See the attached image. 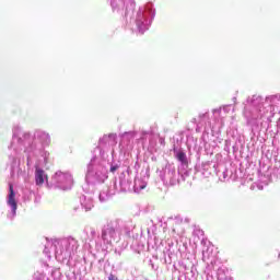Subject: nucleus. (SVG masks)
Returning a JSON list of instances; mask_svg holds the SVG:
<instances>
[{
  "label": "nucleus",
  "mask_w": 280,
  "mask_h": 280,
  "mask_svg": "<svg viewBox=\"0 0 280 280\" xmlns=\"http://www.w3.org/2000/svg\"><path fill=\"white\" fill-rule=\"evenodd\" d=\"M78 248H80V242L73 236L62 238H46L44 248V255L51 259V253L59 264H67L78 255Z\"/></svg>",
  "instance_id": "nucleus-3"
},
{
  "label": "nucleus",
  "mask_w": 280,
  "mask_h": 280,
  "mask_svg": "<svg viewBox=\"0 0 280 280\" xmlns=\"http://www.w3.org/2000/svg\"><path fill=\"white\" fill-rule=\"evenodd\" d=\"M189 272V280L194 279V277H196V275H198V270L196 269V267L192 265H190V269L188 270Z\"/></svg>",
  "instance_id": "nucleus-29"
},
{
  "label": "nucleus",
  "mask_w": 280,
  "mask_h": 280,
  "mask_svg": "<svg viewBox=\"0 0 280 280\" xmlns=\"http://www.w3.org/2000/svg\"><path fill=\"white\" fill-rule=\"evenodd\" d=\"M108 167L110 172V160L94 155L86 166L85 183L89 187L102 185L108 179Z\"/></svg>",
  "instance_id": "nucleus-6"
},
{
  "label": "nucleus",
  "mask_w": 280,
  "mask_h": 280,
  "mask_svg": "<svg viewBox=\"0 0 280 280\" xmlns=\"http://www.w3.org/2000/svg\"><path fill=\"white\" fill-rule=\"evenodd\" d=\"M7 206L9 211L7 213L8 220H14L16 218V210L19 209V203L16 202V192L14 191V185L9 184V194L7 196Z\"/></svg>",
  "instance_id": "nucleus-14"
},
{
  "label": "nucleus",
  "mask_w": 280,
  "mask_h": 280,
  "mask_svg": "<svg viewBox=\"0 0 280 280\" xmlns=\"http://www.w3.org/2000/svg\"><path fill=\"white\" fill-rule=\"evenodd\" d=\"M150 175H144L143 177H136L133 182V191L135 194H141L145 187H148V180Z\"/></svg>",
  "instance_id": "nucleus-20"
},
{
  "label": "nucleus",
  "mask_w": 280,
  "mask_h": 280,
  "mask_svg": "<svg viewBox=\"0 0 280 280\" xmlns=\"http://www.w3.org/2000/svg\"><path fill=\"white\" fill-rule=\"evenodd\" d=\"M115 194H120L119 190H117L116 187L110 185L109 187L103 188L98 194V200L100 202H108L110 200L112 196H115Z\"/></svg>",
  "instance_id": "nucleus-18"
},
{
  "label": "nucleus",
  "mask_w": 280,
  "mask_h": 280,
  "mask_svg": "<svg viewBox=\"0 0 280 280\" xmlns=\"http://www.w3.org/2000/svg\"><path fill=\"white\" fill-rule=\"evenodd\" d=\"M231 113H235V105L233 104L223 105L222 107L212 110L215 121L220 119V115H230Z\"/></svg>",
  "instance_id": "nucleus-19"
},
{
  "label": "nucleus",
  "mask_w": 280,
  "mask_h": 280,
  "mask_svg": "<svg viewBox=\"0 0 280 280\" xmlns=\"http://www.w3.org/2000/svg\"><path fill=\"white\" fill-rule=\"evenodd\" d=\"M217 176H219V179L221 180V183H226V180H229L230 178L229 170L224 168L222 172L217 171Z\"/></svg>",
  "instance_id": "nucleus-27"
},
{
  "label": "nucleus",
  "mask_w": 280,
  "mask_h": 280,
  "mask_svg": "<svg viewBox=\"0 0 280 280\" xmlns=\"http://www.w3.org/2000/svg\"><path fill=\"white\" fill-rule=\"evenodd\" d=\"M80 205H81V208L84 209L85 212L91 211V209H93V207H95V203L93 201V196H91V194L82 195L80 197Z\"/></svg>",
  "instance_id": "nucleus-21"
},
{
  "label": "nucleus",
  "mask_w": 280,
  "mask_h": 280,
  "mask_svg": "<svg viewBox=\"0 0 280 280\" xmlns=\"http://www.w3.org/2000/svg\"><path fill=\"white\" fill-rule=\"evenodd\" d=\"M241 144H242V140H240V139L238 140H235V138L226 139L225 143H224V152L230 154L231 145H232L233 153L235 154V152H237L240 150Z\"/></svg>",
  "instance_id": "nucleus-22"
},
{
  "label": "nucleus",
  "mask_w": 280,
  "mask_h": 280,
  "mask_svg": "<svg viewBox=\"0 0 280 280\" xmlns=\"http://www.w3.org/2000/svg\"><path fill=\"white\" fill-rule=\"evenodd\" d=\"M108 280H119V278H117L115 275L110 273L108 276Z\"/></svg>",
  "instance_id": "nucleus-32"
},
{
  "label": "nucleus",
  "mask_w": 280,
  "mask_h": 280,
  "mask_svg": "<svg viewBox=\"0 0 280 280\" xmlns=\"http://www.w3.org/2000/svg\"><path fill=\"white\" fill-rule=\"evenodd\" d=\"M115 254L120 257V255H121V249H120V250H119V249H115Z\"/></svg>",
  "instance_id": "nucleus-34"
},
{
  "label": "nucleus",
  "mask_w": 280,
  "mask_h": 280,
  "mask_svg": "<svg viewBox=\"0 0 280 280\" xmlns=\"http://www.w3.org/2000/svg\"><path fill=\"white\" fill-rule=\"evenodd\" d=\"M140 141L142 148L148 152H154L156 150V138H154V131L152 129L140 131Z\"/></svg>",
  "instance_id": "nucleus-15"
},
{
  "label": "nucleus",
  "mask_w": 280,
  "mask_h": 280,
  "mask_svg": "<svg viewBox=\"0 0 280 280\" xmlns=\"http://www.w3.org/2000/svg\"><path fill=\"white\" fill-rule=\"evenodd\" d=\"M172 152L174 159L179 163L178 173L182 176V180H185L189 176V159L187 158V153L183 148L176 147V144L173 145Z\"/></svg>",
  "instance_id": "nucleus-12"
},
{
  "label": "nucleus",
  "mask_w": 280,
  "mask_h": 280,
  "mask_svg": "<svg viewBox=\"0 0 280 280\" xmlns=\"http://www.w3.org/2000/svg\"><path fill=\"white\" fill-rule=\"evenodd\" d=\"M35 163V185L37 187H42V185H45V180L47 183L48 177L47 173H45V170L40 168V165H47V163H43L38 160H34Z\"/></svg>",
  "instance_id": "nucleus-17"
},
{
  "label": "nucleus",
  "mask_w": 280,
  "mask_h": 280,
  "mask_svg": "<svg viewBox=\"0 0 280 280\" xmlns=\"http://www.w3.org/2000/svg\"><path fill=\"white\" fill-rule=\"evenodd\" d=\"M217 279L218 280H233L231 276H229V269L226 267H219L217 270Z\"/></svg>",
  "instance_id": "nucleus-25"
},
{
  "label": "nucleus",
  "mask_w": 280,
  "mask_h": 280,
  "mask_svg": "<svg viewBox=\"0 0 280 280\" xmlns=\"http://www.w3.org/2000/svg\"><path fill=\"white\" fill-rule=\"evenodd\" d=\"M116 172H120V175L118 177V183L113 182V187H115L120 194L132 191V180L135 178L132 167L124 165L120 162V167Z\"/></svg>",
  "instance_id": "nucleus-9"
},
{
  "label": "nucleus",
  "mask_w": 280,
  "mask_h": 280,
  "mask_svg": "<svg viewBox=\"0 0 280 280\" xmlns=\"http://www.w3.org/2000/svg\"><path fill=\"white\" fill-rule=\"evenodd\" d=\"M265 104H267V110L272 113L275 106H279L280 104V94H272L265 97Z\"/></svg>",
  "instance_id": "nucleus-23"
},
{
  "label": "nucleus",
  "mask_w": 280,
  "mask_h": 280,
  "mask_svg": "<svg viewBox=\"0 0 280 280\" xmlns=\"http://www.w3.org/2000/svg\"><path fill=\"white\" fill-rule=\"evenodd\" d=\"M244 104V117L247 126L250 127L252 133L259 130V119L268 116L269 109L266 107V98L261 95L254 94L248 96Z\"/></svg>",
  "instance_id": "nucleus-5"
},
{
  "label": "nucleus",
  "mask_w": 280,
  "mask_h": 280,
  "mask_svg": "<svg viewBox=\"0 0 280 280\" xmlns=\"http://www.w3.org/2000/svg\"><path fill=\"white\" fill-rule=\"evenodd\" d=\"M135 137H137V131H126L120 135V152L126 154L132 150V141H135Z\"/></svg>",
  "instance_id": "nucleus-16"
},
{
  "label": "nucleus",
  "mask_w": 280,
  "mask_h": 280,
  "mask_svg": "<svg viewBox=\"0 0 280 280\" xmlns=\"http://www.w3.org/2000/svg\"><path fill=\"white\" fill-rule=\"evenodd\" d=\"M50 186L68 191L73 187V175L69 172L58 171L52 175Z\"/></svg>",
  "instance_id": "nucleus-11"
},
{
  "label": "nucleus",
  "mask_w": 280,
  "mask_h": 280,
  "mask_svg": "<svg viewBox=\"0 0 280 280\" xmlns=\"http://www.w3.org/2000/svg\"><path fill=\"white\" fill-rule=\"evenodd\" d=\"M191 262L187 264L186 261H180L178 264L179 271L185 275L186 279H189V269L191 268Z\"/></svg>",
  "instance_id": "nucleus-26"
},
{
  "label": "nucleus",
  "mask_w": 280,
  "mask_h": 280,
  "mask_svg": "<svg viewBox=\"0 0 280 280\" xmlns=\"http://www.w3.org/2000/svg\"><path fill=\"white\" fill-rule=\"evenodd\" d=\"M195 234H196V235H200L201 237H203V236H205V231H202V230H196V231H195Z\"/></svg>",
  "instance_id": "nucleus-31"
},
{
  "label": "nucleus",
  "mask_w": 280,
  "mask_h": 280,
  "mask_svg": "<svg viewBox=\"0 0 280 280\" xmlns=\"http://www.w3.org/2000/svg\"><path fill=\"white\" fill-rule=\"evenodd\" d=\"M226 116L228 114H221L217 120L215 117H213L211 122L209 121V114L206 112L203 114H199L198 119L192 118L191 124H196V132H202L201 139L207 143L210 135L211 137H215L222 132Z\"/></svg>",
  "instance_id": "nucleus-7"
},
{
  "label": "nucleus",
  "mask_w": 280,
  "mask_h": 280,
  "mask_svg": "<svg viewBox=\"0 0 280 280\" xmlns=\"http://www.w3.org/2000/svg\"><path fill=\"white\" fill-rule=\"evenodd\" d=\"M233 102H234V104H237V97H233Z\"/></svg>",
  "instance_id": "nucleus-35"
},
{
  "label": "nucleus",
  "mask_w": 280,
  "mask_h": 280,
  "mask_svg": "<svg viewBox=\"0 0 280 280\" xmlns=\"http://www.w3.org/2000/svg\"><path fill=\"white\" fill-rule=\"evenodd\" d=\"M109 3L113 12H125L126 23H129L131 30L138 34H145L150 30L155 14L152 3L139 8L135 18L130 16L135 12V0H109ZM128 16H130L129 21Z\"/></svg>",
  "instance_id": "nucleus-2"
},
{
  "label": "nucleus",
  "mask_w": 280,
  "mask_h": 280,
  "mask_svg": "<svg viewBox=\"0 0 280 280\" xmlns=\"http://www.w3.org/2000/svg\"><path fill=\"white\" fill-rule=\"evenodd\" d=\"M213 168H215V163L209 162V161L208 162H203L201 164V170H200L203 178H209L210 175H211V172H213Z\"/></svg>",
  "instance_id": "nucleus-24"
},
{
  "label": "nucleus",
  "mask_w": 280,
  "mask_h": 280,
  "mask_svg": "<svg viewBox=\"0 0 280 280\" xmlns=\"http://www.w3.org/2000/svg\"><path fill=\"white\" fill-rule=\"evenodd\" d=\"M60 277H62V273L60 272V269H54L51 271V278L54 280H60Z\"/></svg>",
  "instance_id": "nucleus-30"
},
{
  "label": "nucleus",
  "mask_w": 280,
  "mask_h": 280,
  "mask_svg": "<svg viewBox=\"0 0 280 280\" xmlns=\"http://www.w3.org/2000/svg\"><path fill=\"white\" fill-rule=\"evenodd\" d=\"M33 279L34 280H50L49 277H47V275H45V271H36L34 275H33Z\"/></svg>",
  "instance_id": "nucleus-28"
},
{
  "label": "nucleus",
  "mask_w": 280,
  "mask_h": 280,
  "mask_svg": "<svg viewBox=\"0 0 280 280\" xmlns=\"http://www.w3.org/2000/svg\"><path fill=\"white\" fill-rule=\"evenodd\" d=\"M130 237V230L121 219H115L105 224L101 232V237L95 241L96 250H108L113 244L119 243L121 234Z\"/></svg>",
  "instance_id": "nucleus-4"
},
{
  "label": "nucleus",
  "mask_w": 280,
  "mask_h": 280,
  "mask_svg": "<svg viewBox=\"0 0 280 280\" xmlns=\"http://www.w3.org/2000/svg\"><path fill=\"white\" fill-rule=\"evenodd\" d=\"M90 234L92 237H95L97 235V232H95V230H91Z\"/></svg>",
  "instance_id": "nucleus-33"
},
{
  "label": "nucleus",
  "mask_w": 280,
  "mask_h": 280,
  "mask_svg": "<svg viewBox=\"0 0 280 280\" xmlns=\"http://www.w3.org/2000/svg\"><path fill=\"white\" fill-rule=\"evenodd\" d=\"M115 145H117V133L104 135L98 140V145L93 154L110 161V173L115 174L121 167V161L115 159Z\"/></svg>",
  "instance_id": "nucleus-8"
},
{
  "label": "nucleus",
  "mask_w": 280,
  "mask_h": 280,
  "mask_svg": "<svg viewBox=\"0 0 280 280\" xmlns=\"http://www.w3.org/2000/svg\"><path fill=\"white\" fill-rule=\"evenodd\" d=\"M159 176L164 185H178L180 173L176 172V165L166 163L162 170L158 171Z\"/></svg>",
  "instance_id": "nucleus-13"
},
{
  "label": "nucleus",
  "mask_w": 280,
  "mask_h": 280,
  "mask_svg": "<svg viewBox=\"0 0 280 280\" xmlns=\"http://www.w3.org/2000/svg\"><path fill=\"white\" fill-rule=\"evenodd\" d=\"M49 145H51V136L45 130L35 129L34 131L13 133L11 145L9 147L15 152L9 156L12 170L16 167L19 153L23 149L28 167L34 165V161L49 163V151L45 150V148H49Z\"/></svg>",
  "instance_id": "nucleus-1"
},
{
  "label": "nucleus",
  "mask_w": 280,
  "mask_h": 280,
  "mask_svg": "<svg viewBox=\"0 0 280 280\" xmlns=\"http://www.w3.org/2000/svg\"><path fill=\"white\" fill-rule=\"evenodd\" d=\"M202 261L207 264L206 266V280H218V276L213 277V270L218 266V253L213 252V246L206 247L202 250Z\"/></svg>",
  "instance_id": "nucleus-10"
}]
</instances>
